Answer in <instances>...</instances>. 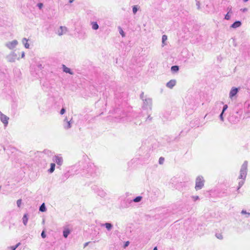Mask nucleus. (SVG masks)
Wrapping results in <instances>:
<instances>
[{
  "instance_id": "obj_4",
  "label": "nucleus",
  "mask_w": 250,
  "mask_h": 250,
  "mask_svg": "<svg viewBox=\"0 0 250 250\" xmlns=\"http://www.w3.org/2000/svg\"><path fill=\"white\" fill-rule=\"evenodd\" d=\"M6 59L9 62H14L17 59H18V55L15 52H12L7 56Z\"/></svg>"
},
{
  "instance_id": "obj_35",
  "label": "nucleus",
  "mask_w": 250,
  "mask_h": 250,
  "mask_svg": "<svg viewBox=\"0 0 250 250\" xmlns=\"http://www.w3.org/2000/svg\"><path fill=\"white\" fill-rule=\"evenodd\" d=\"M192 198L194 200V201H196L199 199L198 196H193Z\"/></svg>"
},
{
  "instance_id": "obj_23",
  "label": "nucleus",
  "mask_w": 250,
  "mask_h": 250,
  "mask_svg": "<svg viewBox=\"0 0 250 250\" xmlns=\"http://www.w3.org/2000/svg\"><path fill=\"white\" fill-rule=\"evenodd\" d=\"M138 11V8L137 5H134L132 8V12L134 14H135Z\"/></svg>"
},
{
  "instance_id": "obj_36",
  "label": "nucleus",
  "mask_w": 250,
  "mask_h": 250,
  "mask_svg": "<svg viewBox=\"0 0 250 250\" xmlns=\"http://www.w3.org/2000/svg\"><path fill=\"white\" fill-rule=\"evenodd\" d=\"M129 241H126L125 242V244H124V248H126L127 247H128V246L129 245Z\"/></svg>"
},
{
  "instance_id": "obj_15",
  "label": "nucleus",
  "mask_w": 250,
  "mask_h": 250,
  "mask_svg": "<svg viewBox=\"0 0 250 250\" xmlns=\"http://www.w3.org/2000/svg\"><path fill=\"white\" fill-rule=\"evenodd\" d=\"M102 226H105L108 230H110L113 228V225L109 223H105L102 225Z\"/></svg>"
},
{
  "instance_id": "obj_37",
  "label": "nucleus",
  "mask_w": 250,
  "mask_h": 250,
  "mask_svg": "<svg viewBox=\"0 0 250 250\" xmlns=\"http://www.w3.org/2000/svg\"><path fill=\"white\" fill-rule=\"evenodd\" d=\"M41 236L42 237V238H44L45 237H46V234L45 233V232L44 231H42V233H41Z\"/></svg>"
},
{
  "instance_id": "obj_42",
  "label": "nucleus",
  "mask_w": 250,
  "mask_h": 250,
  "mask_svg": "<svg viewBox=\"0 0 250 250\" xmlns=\"http://www.w3.org/2000/svg\"><path fill=\"white\" fill-rule=\"evenodd\" d=\"M20 245V243H19L18 244H17V245H16L15 246H14L16 249H17L18 248V247Z\"/></svg>"
},
{
  "instance_id": "obj_40",
  "label": "nucleus",
  "mask_w": 250,
  "mask_h": 250,
  "mask_svg": "<svg viewBox=\"0 0 250 250\" xmlns=\"http://www.w3.org/2000/svg\"><path fill=\"white\" fill-rule=\"evenodd\" d=\"M10 249L11 250H15L16 249L14 246L11 247Z\"/></svg>"
},
{
  "instance_id": "obj_22",
  "label": "nucleus",
  "mask_w": 250,
  "mask_h": 250,
  "mask_svg": "<svg viewBox=\"0 0 250 250\" xmlns=\"http://www.w3.org/2000/svg\"><path fill=\"white\" fill-rule=\"evenodd\" d=\"M142 197L140 196H137L136 198H135L133 200V201L134 202L137 203V202H140L142 200Z\"/></svg>"
},
{
  "instance_id": "obj_9",
  "label": "nucleus",
  "mask_w": 250,
  "mask_h": 250,
  "mask_svg": "<svg viewBox=\"0 0 250 250\" xmlns=\"http://www.w3.org/2000/svg\"><path fill=\"white\" fill-rule=\"evenodd\" d=\"M53 161L57 163L58 166H62L63 163V159L62 157L55 156L53 158Z\"/></svg>"
},
{
  "instance_id": "obj_29",
  "label": "nucleus",
  "mask_w": 250,
  "mask_h": 250,
  "mask_svg": "<svg viewBox=\"0 0 250 250\" xmlns=\"http://www.w3.org/2000/svg\"><path fill=\"white\" fill-rule=\"evenodd\" d=\"M241 213L242 214H247L248 215L247 217H249L250 215V213L247 212V211L245 210H242L241 211Z\"/></svg>"
},
{
  "instance_id": "obj_2",
  "label": "nucleus",
  "mask_w": 250,
  "mask_h": 250,
  "mask_svg": "<svg viewBox=\"0 0 250 250\" xmlns=\"http://www.w3.org/2000/svg\"><path fill=\"white\" fill-rule=\"evenodd\" d=\"M205 180L201 176H198L196 179L195 189L199 190L202 189L204 186Z\"/></svg>"
},
{
  "instance_id": "obj_16",
  "label": "nucleus",
  "mask_w": 250,
  "mask_h": 250,
  "mask_svg": "<svg viewBox=\"0 0 250 250\" xmlns=\"http://www.w3.org/2000/svg\"><path fill=\"white\" fill-rule=\"evenodd\" d=\"M70 231L68 229H65L63 231V236L64 238H67L70 234Z\"/></svg>"
},
{
  "instance_id": "obj_34",
  "label": "nucleus",
  "mask_w": 250,
  "mask_h": 250,
  "mask_svg": "<svg viewBox=\"0 0 250 250\" xmlns=\"http://www.w3.org/2000/svg\"><path fill=\"white\" fill-rule=\"evenodd\" d=\"M65 108H62V109H61V111H60V114H61V115H62V114H63L65 113Z\"/></svg>"
},
{
  "instance_id": "obj_24",
  "label": "nucleus",
  "mask_w": 250,
  "mask_h": 250,
  "mask_svg": "<svg viewBox=\"0 0 250 250\" xmlns=\"http://www.w3.org/2000/svg\"><path fill=\"white\" fill-rule=\"evenodd\" d=\"M215 236L218 239L220 240H222L223 239V236L221 233H216Z\"/></svg>"
},
{
  "instance_id": "obj_38",
  "label": "nucleus",
  "mask_w": 250,
  "mask_h": 250,
  "mask_svg": "<svg viewBox=\"0 0 250 250\" xmlns=\"http://www.w3.org/2000/svg\"><path fill=\"white\" fill-rule=\"evenodd\" d=\"M144 93L143 92H142V93L140 95V98L143 100H144L145 99L144 98Z\"/></svg>"
},
{
  "instance_id": "obj_14",
  "label": "nucleus",
  "mask_w": 250,
  "mask_h": 250,
  "mask_svg": "<svg viewBox=\"0 0 250 250\" xmlns=\"http://www.w3.org/2000/svg\"><path fill=\"white\" fill-rule=\"evenodd\" d=\"M22 220V223H23V225L25 226H26L27 225L28 220V214L26 213L24 214L23 216Z\"/></svg>"
},
{
  "instance_id": "obj_5",
  "label": "nucleus",
  "mask_w": 250,
  "mask_h": 250,
  "mask_svg": "<svg viewBox=\"0 0 250 250\" xmlns=\"http://www.w3.org/2000/svg\"><path fill=\"white\" fill-rule=\"evenodd\" d=\"M9 118L5 115L3 114L0 111V120L1 122L4 124L5 126H6L8 124V120Z\"/></svg>"
},
{
  "instance_id": "obj_3",
  "label": "nucleus",
  "mask_w": 250,
  "mask_h": 250,
  "mask_svg": "<svg viewBox=\"0 0 250 250\" xmlns=\"http://www.w3.org/2000/svg\"><path fill=\"white\" fill-rule=\"evenodd\" d=\"M143 101V108L145 109H151L152 108V99L149 98H146Z\"/></svg>"
},
{
  "instance_id": "obj_41",
  "label": "nucleus",
  "mask_w": 250,
  "mask_h": 250,
  "mask_svg": "<svg viewBox=\"0 0 250 250\" xmlns=\"http://www.w3.org/2000/svg\"><path fill=\"white\" fill-rule=\"evenodd\" d=\"M89 242H86L84 244V248L86 247L89 244Z\"/></svg>"
},
{
  "instance_id": "obj_8",
  "label": "nucleus",
  "mask_w": 250,
  "mask_h": 250,
  "mask_svg": "<svg viewBox=\"0 0 250 250\" xmlns=\"http://www.w3.org/2000/svg\"><path fill=\"white\" fill-rule=\"evenodd\" d=\"M73 123L72 119L70 121H68L65 118L63 120V127L65 129H68L71 127V124Z\"/></svg>"
},
{
  "instance_id": "obj_11",
  "label": "nucleus",
  "mask_w": 250,
  "mask_h": 250,
  "mask_svg": "<svg viewBox=\"0 0 250 250\" xmlns=\"http://www.w3.org/2000/svg\"><path fill=\"white\" fill-rule=\"evenodd\" d=\"M67 31V28L65 26H60L58 31V34L59 36L62 35L63 34L65 33Z\"/></svg>"
},
{
  "instance_id": "obj_18",
  "label": "nucleus",
  "mask_w": 250,
  "mask_h": 250,
  "mask_svg": "<svg viewBox=\"0 0 250 250\" xmlns=\"http://www.w3.org/2000/svg\"><path fill=\"white\" fill-rule=\"evenodd\" d=\"M55 166L54 163H51L50 164V168L48 169V171L50 173H53L55 170Z\"/></svg>"
},
{
  "instance_id": "obj_21",
  "label": "nucleus",
  "mask_w": 250,
  "mask_h": 250,
  "mask_svg": "<svg viewBox=\"0 0 250 250\" xmlns=\"http://www.w3.org/2000/svg\"><path fill=\"white\" fill-rule=\"evenodd\" d=\"M179 66L177 65H173L171 67V71L173 72H176L179 70Z\"/></svg>"
},
{
  "instance_id": "obj_17",
  "label": "nucleus",
  "mask_w": 250,
  "mask_h": 250,
  "mask_svg": "<svg viewBox=\"0 0 250 250\" xmlns=\"http://www.w3.org/2000/svg\"><path fill=\"white\" fill-rule=\"evenodd\" d=\"M28 40L26 38H23L22 40V42L24 44V47L26 48H29V44L27 42Z\"/></svg>"
},
{
  "instance_id": "obj_27",
  "label": "nucleus",
  "mask_w": 250,
  "mask_h": 250,
  "mask_svg": "<svg viewBox=\"0 0 250 250\" xmlns=\"http://www.w3.org/2000/svg\"><path fill=\"white\" fill-rule=\"evenodd\" d=\"M21 199H19L17 201V205L18 207H20L21 204Z\"/></svg>"
},
{
  "instance_id": "obj_19",
  "label": "nucleus",
  "mask_w": 250,
  "mask_h": 250,
  "mask_svg": "<svg viewBox=\"0 0 250 250\" xmlns=\"http://www.w3.org/2000/svg\"><path fill=\"white\" fill-rule=\"evenodd\" d=\"M39 210L41 212H44L46 210V208L44 203H42L40 207Z\"/></svg>"
},
{
  "instance_id": "obj_6",
  "label": "nucleus",
  "mask_w": 250,
  "mask_h": 250,
  "mask_svg": "<svg viewBox=\"0 0 250 250\" xmlns=\"http://www.w3.org/2000/svg\"><path fill=\"white\" fill-rule=\"evenodd\" d=\"M18 42L17 40H15L12 42H9L5 43V46L9 49H13L17 45Z\"/></svg>"
},
{
  "instance_id": "obj_7",
  "label": "nucleus",
  "mask_w": 250,
  "mask_h": 250,
  "mask_svg": "<svg viewBox=\"0 0 250 250\" xmlns=\"http://www.w3.org/2000/svg\"><path fill=\"white\" fill-rule=\"evenodd\" d=\"M240 88H237L235 87H232L229 93V97L230 99L232 100L233 97L236 95V94L239 92V90Z\"/></svg>"
},
{
  "instance_id": "obj_10",
  "label": "nucleus",
  "mask_w": 250,
  "mask_h": 250,
  "mask_svg": "<svg viewBox=\"0 0 250 250\" xmlns=\"http://www.w3.org/2000/svg\"><path fill=\"white\" fill-rule=\"evenodd\" d=\"M176 83V81L175 80H171L168 83H167L166 86L167 87L172 89L175 85Z\"/></svg>"
},
{
  "instance_id": "obj_25",
  "label": "nucleus",
  "mask_w": 250,
  "mask_h": 250,
  "mask_svg": "<svg viewBox=\"0 0 250 250\" xmlns=\"http://www.w3.org/2000/svg\"><path fill=\"white\" fill-rule=\"evenodd\" d=\"M167 36H166V35H164L162 36V43L163 44H165V42L167 40Z\"/></svg>"
},
{
  "instance_id": "obj_39",
  "label": "nucleus",
  "mask_w": 250,
  "mask_h": 250,
  "mask_svg": "<svg viewBox=\"0 0 250 250\" xmlns=\"http://www.w3.org/2000/svg\"><path fill=\"white\" fill-rule=\"evenodd\" d=\"M227 10H228L229 13H231V7H228L227 8Z\"/></svg>"
},
{
  "instance_id": "obj_47",
  "label": "nucleus",
  "mask_w": 250,
  "mask_h": 250,
  "mask_svg": "<svg viewBox=\"0 0 250 250\" xmlns=\"http://www.w3.org/2000/svg\"><path fill=\"white\" fill-rule=\"evenodd\" d=\"M248 0H243V1H244V2H247V1H248Z\"/></svg>"
},
{
  "instance_id": "obj_43",
  "label": "nucleus",
  "mask_w": 250,
  "mask_h": 250,
  "mask_svg": "<svg viewBox=\"0 0 250 250\" xmlns=\"http://www.w3.org/2000/svg\"><path fill=\"white\" fill-rule=\"evenodd\" d=\"M24 57V52H22L21 54V58H23Z\"/></svg>"
},
{
  "instance_id": "obj_44",
  "label": "nucleus",
  "mask_w": 250,
  "mask_h": 250,
  "mask_svg": "<svg viewBox=\"0 0 250 250\" xmlns=\"http://www.w3.org/2000/svg\"><path fill=\"white\" fill-rule=\"evenodd\" d=\"M147 119L151 120L152 119V118L150 116H148L147 117Z\"/></svg>"
},
{
  "instance_id": "obj_28",
  "label": "nucleus",
  "mask_w": 250,
  "mask_h": 250,
  "mask_svg": "<svg viewBox=\"0 0 250 250\" xmlns=\"http://www.w3.org/2000/svg\"><path fill=\"white\" fill-rule=\"evenodd\" d=\"M164 161V158L163 157H160L159 160V163L160 164H163Z\"/></svg>"
},
{
  "instance_id": "obj_48",
  "label": "nucleus",
  "mask_w": 250,
  "mask_h": 250,
  "mask_svg": "<svg viewBox=\"0 0 250 250\" xmlns=\"http://www.w3.org/2000/svg\"><path fill=\"white\" fill-rule=\"evenodd\" d=\"M247 9L246 8H245V9H244V11H247Z\"/></svg>"
},
{
  "instance_id": "obj_32",
  "label": "nucleus",
  "mask_w": 250,
  "mask_h": 250,
  "mask_svg": "<svg viewBox=\"0 0 250 250\" xmlns=\"http://www.w3.org/2000/svg\"><path fill=\"white\" fill-rule=\"evenodd\" d=\"M223 114H224V113L221 112L219 116L220 120L223 122L224 121V117H223Z\"/></svg>"
},
{
  "instance_id": "obj_1",
  "label": "nucleus",
  "mask_w": 250,
  "mask_h": 250,
  "mask_svg": "<svg viewBox=\"0 0 250 250\" xmlns=\"http://www.w3.org/2000/svg\"><path fill=\"white\" fill-rule=\"evenodd\" d=\"M248 164V161H245L241 166L239 178L242 179V180L239 182V186L237 188V190H238L244 184V180H245L247 174Z\"/></svg>"
},
{
  "instance_id": "obj_13",
  "label": "nucleus",
  "mask_w": 250,
  "mask_h": 250,
  "mask_svg": "<svg viewBox=\"0 0 250 250\" xmlns=\"http://www.w3.org/2000/svg\"><path fill=\"white\" fill-rule=\"evenodd\" d=\"M62 68H63V71L66 73H69L71 75H72L73 74V72L70 70V68H69L68 67H66L65 65H62Z\"/></svg>"
},
{
  "instance_id": "obj_31",
  "label": "nucleus",
  "mask_w": 250,
  "mask_h": 250,
  "mask_svg": "<svg viewBox=\"0 0 250 250\" xmlns=\"http://www.w3.org/2000/svg\"><path fill=\"white\" fill-rule=\"evenodd\" d=\"M229 13H228L225 17V19L227 20H229L230 19V16L229 15Z\"/></svg>"
},
{
  "instance_id": "obj_20",
  "label": "nucleus",
  "mask_w": 250,
  "mask_h": 250,
  "mask_svg": "<svg viewBox=\"0 0 250 250\" xmlns=\"http://www.w3.org/2000/svg\"><path fill=\"white\" fill-rule=\"evenodd\" d=\"M92 29L94 30H97L99 28V25L97 22H92L91 23Z\"/></svg>"
},
{
  "instance_id": "obj_45",
  "label": "nucleus",
  "mask_w": 250,
  "mask_h": 250,
  "mask_svg": "<svg viewBox=\"0 0 250 250\" xmlns=\"http://www.w3.org/2000/svg\"><path fill=\"white\" fill-rule=\"evenodd\" d=\"M153 250H158L157 247H154L153 249Z\"/></svg>"
},
{
  "instance_id": "obj_12",
  "label": "nucleus",
  "mask_w": 250,
  "mask_h": 250,
  "mask_svg": "<svg viewBox=\"0 0 250 250\" xmlns=\"http://www.w3.org/2000/svg\"><path fill=\"white\" fill-rule=\"evenodd\" d=\"M241 24L242 23L240 21H236L231 25L230 27L233 28H236L237 27H240L241 25Z\"/></svg>"
},
{
  "instance_id": "obj_30",
  "label": "nucleus",
  "mask_w": 250,
  "mask_h": 250,
  "mask_svg": "<svg viewBox=\"0 0 250 250\" xmlns=\"http://www.w3.org/2000/svg\"><path fill=\"white\" fill-rule=\"evenodd\" d=\"M228 107V105L227 104H225L223 106L222 112L224 113V112L227 109Z\"/></svg>"
},
{
  "instance_id": "obj_33",
  "label": "nucleus",
  "mask_w": 250,
  "mask_h": 250,
  "mask_svg": "<svg viewBox=\"0 0 250 250\" xmlns=\"http://www.w3.org/2000/svg\"><path fill=\"white\" fill-rule=\"evenodd\" d=\"M37 6L39 7L40 9H41L43 7V3H39L37 4Z\"/></svg>"
},
{
  "instance_id": "obj_46",
  "label": "nucleus",
  "mask_w": 250,
  "mask_h": 250,
  "mask_svg": "<svg viewBox=\"0 0 250 250\" xmlns=\"http://www.w3.org/2000/svg\"><path fill=\"white\" fill-rule=\"evenodd\" d=\"M73 1V0H69V2L72 3Z\"/></svg>"
},
{
  "instance_id": "obj_26",
  "label": "nucleus",
  "mask_w": 250,
  "mask_h": 250,
  "mask_svg": "<svg viewBox=\"0 0 250 250\" xmlns=\"http://www.w3.org/2000/svg\"><path fill=\"white\" fill-rule=\"evenodd\" d=\"M119 33L122 36V37H124L125 36V34H124V32L123 31V30L122 29V28L119 27Z\"/></svg>"
}]
</instances>
